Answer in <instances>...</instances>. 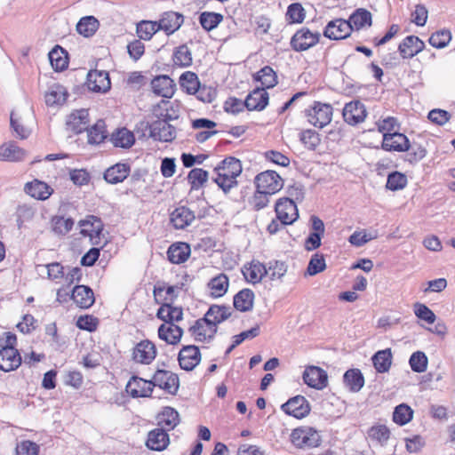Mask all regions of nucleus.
Instances as JSON below:
<instances>
[{
  "mask_svg": "<svg viewBox=\"0 0 455 455\" xmlns=\"http://www.w3.org/2000/svg\"><path fill=\"white\" fill-rule=\"evenodd\" d=\"M407 185V177L398 172H394L387 176V188L392 191L403 189Z\"/></svg>",
  "mask_w": 455,
  "mask_h": 455,
  "instance_id": "nucleus-58",
  "label": "nucleus"
},
{
  "mask_svg": "<svg viewBox=\"0 0 455 455\" xmlns=\"http://www.w3.org/2000/svg\"><path fill=\"white\" fill-rule=\"evenodd\" d=\"M415 315L426 323L432 324L435 322L436 316L435 313L425 304L417 302L413 305Z\"/></svg>",
  "mask_w": 455,
  "mask_h": 455,
  "instance_id": "nucleus-57",
  "label": "nucleus"
},
{
  "mask_svg": "<svg viewBox=\"0 0 455 455\" xmlns=\"http://www.w3.org/2000/svg\"><path fill=\"white\" fill-rule=\"evenodd\" d=\"M180 87L190 95L196 94L199 91V80L196 73L187 71L180 77Z\"/></svg>",
  "mask_w": 455,
  "mask_h": 455,
  "instance_id": "nucleus-47",
  "label": "nucleus"
},
{
  "mask_svg": "<svg viewBox=\"0 0 455 455\" xmlns=\"http://www.w3.org/2000/svg\"><path fill=\"white\" fill-rule=\"evenodd\" d=\"M21 356L14 347H3L0 350V370L11 371L21 364Z\"/></svg>",
  "mask_w": 455,
  "mask_h": 455,
  "instance_id": "nucleus-18",
  "label": "nucleus"
},
{
  "mask_svg": "<svg viewBox=\"0 0 455 455\" xmlns=\"http://www.w3.org/2000/svg\"><path fill=\"white\" fill-rule=\"evenodd\" d=\"M255 184L258 192L275 194L283 188V181L275 171H266L255 177Z\"/></svg>",
  "mask_w": 455,
  "mask_h": 455,
  "instance_id": "nucleus-3",
  "label": "nucleus"
},
{
  "mask_svg": "<svg viewBox=\"0 0 455 455\" xmlns=\"http://www.w3.org/2000/svg\"><path fill=\"white\" fill-rule=\"evenodd\" d=\"M110 140L115 147L129 148L134 144L135 137L128 129L121 128L112 133Z\"/></svg>",
  "mask_w": 455,
  "mask_h": 455,
  "instance_id": "nucleus-39",
  "label": "nucleus"
},
{
  "mask_svg": "<svg viewBox=\"0 0 455 455\" xmlns=\"http://www.w3.org/2000/svg\"><path fill=\"white\" fill-rule=\"evenodd\" d=\"M281 408L286 414L297 419L306 417L311 410L308 401L302 395H296L289 399Z\"/></svg>",
  "mask_w": 455,
  "mask_h": 455,
  "instance_id": "nucleus-11",
  "label": "nucleus"
},
{
  "mask_svg": "<svg viewBox=\"0 0 455 455\" xmlns=\"http://www.w3.org/2000/svg\"><path fill=\"white\" fill-rule=\"evenodd\" d=\"M89 124V113L87 109L81 108L73 111L67 116V130L75 133H81L87 130Z\"/></svg>",
  "mask_w": 455,
  "mask_h": 455,
  "instance_id": "nucleus-17",
  "label": "nucleus"
},
{
  "mask_svg": "<svg viewBox=\"0 0 455 455\" xmlns=\"http://www.w3.org/2000/svg\"><path fill=\"white\" fill-rule=\"evenodd\" d=\"M153 295L157 304L172 303L173 299L177 297V287L166 286L164 283H157L154 287Z\"/></svg>",
  "mask_w": 455,
  "mask_h": 455,
  "instance_id": "nucleus-37",
  "label": "nucleus"
},
{
  "mask_svg": "<svg viewBox=\"0 0 455 455\" xmlns=\"http://www.w3.org/2000/svg\"><path fill=\"white\" fill-rule=\"evenodd\" d=\"M79 225L82 228L81 233L91 237L98 236L103 229L102 221L95 216H88L80 220Z\"/></svg>",
  "mask_w": 455,
  "mask_h": 455,
  "instance_id": "nucleus-40",
  "label": "nucleus"
},
{
  "mask_svg": "<svg viewBox=\"0 0 455 455\" xmlns=\"http://www.w3.org/2000/svg\"><path fill=\"white\" fill-rule=\"evenodd\" d=\"M98 28V20L93 16H86L78 21L76 25V31L84 37H90L95 34Z\"/></svg>",
  "mask_w": 455,
  "mask_h": 455,
  "instance_id": "nucleus-46",
  "label": "nucleus"
},
{
  "mask_svg": "<svg viewBox=\"0 0 455 455\" xmlns=\"http://www.w3.org/2000/svg\"><path fill=\"white\" fill-rule=\"evenodd\" d=\"M223 20V15L218 12H201V27L211 31Z\"/></svg>",
  "mask_w": 455,
  "mask_h": 455,
  "instance_id": "nucleus-55",
  "label": "nucleus"
},
{
  "mask_svg": "<svg viewBox=\"0 0 455 455\" xmlns=\"http://www.w3.org/2000/svg\"><path fill=\"white\" fill-rule=\"evenodd\" d=\"M287 272V265L283 261L275 260L268 262L266 275L270 280H280Z\"/></svg>",
  "mask_w": 455,
  "mask_h": 455,
  "instance_id": "nucleus-54",
  "label": "nucleus"
},
{
  "mask_svg": "<svg viewBox=\"0 0 455 455\" xmlns=\"http://www.w3.org/2000/svg\"><path fill=\"white\" fill-rule=\"evenodd\" d=\"M39 446L29 440L21 441L16 446V455H37Z\"/></svg>",
  "mask_w": 455,
  "mask_h": 455,
  "instance_id": "nucleus-64",
  "label": "nucleus"
},
{
  "mask_svg": "<svg viewBox=\"0 0 455 455\" xmlns=\"http://www.w3.org/2000/svg\"><path fill=\"white\" fill-rule=\"evenodd\" d=\"M307 116L312 125L323 128L331 121L332 108L329 104L315 102L314 106L307 111Z\"/></svg>",
  "mask_w": 455,
  "mask_h": 455,
  "instance_id": "nucleus-7",
  "label": "nucleus"
},
{
  "mask_svg": "<svg viewBox=\"0 0 455 455\" xmlns=\"http://www.w3.org/2000/svg\"><path fill=\"white\" fill-rule=\"evenodd\" d=\"M373 365L378 372L384 373L389 371L392 363V352L390 348L378 351L372 356Z\"/></svg>",
  "mask_w": 455,
  "mask_h": 455,
  "instance_id": "nucleus-43",
  "label": "nucleus"
},
{
  "mask_svg": "<svg viewBox=\"0 0 455 455\" xmlns=\"http://www.w3.org/2000/svg\"><path fill=\"white\" fill-rule=\"evenodd\" d=\"M178 359L182 369L192 371L199 363V347L195 345L183 347Z\"/></svg>",
  "mask_w": 455,
  "mask_h": 455,
  "instance_id": "nucleus-24",
  "label": "nucleus"
},
{
  "mask_svg": "<svg viewBox=\"0 0 455 455\" xmlns=\"http://www.w3.org/2000/svg\"><path fill=\"white\" fill-rule=\"evenodd\" d=\"M291 441L297 447L312 448L319 445L320 435L312 427H299L291 432Z\"/></svg>",
  "mask_w": 455,
  "mask_h": 455,
  "instance_id": "nucleus-6",
  "label": "nucleus"
},
{
  "mask_svg": "<svg viewBox=\"0 0 455 455\" xmlns=\"http://www.w3.org/2000/svg\"><path fill=\"white\" fill-rule=\"evenodd\" d=\"M66 88L59 84H55L49 87L45 93V103L48 106L61 105L68 98Z\"/></svg>",
  "mask_w": 455,
  "mask_h": 455,
  "instance_id": "nucleus-38",
  "label": "nucleus"
},
{
  "mask_svg": "<svg viewBox=\"0 0 455 455\" xmlns=\"http://www.w3.org/2000/svg\"><path fill=\"white\" fill-rule=\"evenodd\" d=\"M130 173V166L126 164H116L106 170L104 179L108 183L117 184L124 181Z\"/></svg>",
  "mask_w": 455,
  "mask_h": 455,
  "instance_id": "nucleus-34",
  "label": "nucleus"
},
{
  "mask_svg": "<svg viewBox=\"0 0 455 455\" xmlns=\"http://www.w3.org/2000/svg\"><path fill=\"white\" fill-rule=\"evenodd\" d=\"M326 267L325 260L323 255L315 253L312 256L307 268V273L309 275H315L322 271H323Z\"/></svg>",
  "mask_w": 455,
  "mask_h": 455,
  "instance_id": "nucleus-63",
  "label": "nucleus"
},
{
  "mask_svg": "<svg viewBox=\"0 0 455 455\" xmlns=\"http://www.w3.org/2000/svg\"><path fill=\"white\" fill-rule=\"evenodd\" d=\"M126 392L132 397H148L152 393L150 380L133 376L126 385Z\"/></svg>",
  "mask_w": 455,
  "mask_h": 455,
  "instance_id": "nucleus-21",
  "label": "nucleus"
},
{
  "mask_svg": "<svg viewBox=\"0 0 455 455\" xmlns=\"http://www.w3.org/2000/svg\"><path fill=\"white\" fill-rule=\"evenodd\" d=\"M342 115L346 123L355 125L364 121L367 112L361 101L354 100L345 105Z\"/></svg>",
  "mask_w": 455,
  "mask_h": 455,
  "instance_id": "nucleus-14",
  "label": "nucleus"
},
{
  "mask_svg": "<svg viewBox=\"0 0 455 455\" xmlns=\"http://www.w3.org/2000/svg\"><path fill=\"white\" fill-rule=\"evenodd\" d=\"M352 30L353 25H350L348 20L337 19L326 25L323 35L332 40H340L347 38Z\"/></svg>",
  "mask_w": 455,
  "mask_h": 455,
  "instance_id": "nucleus-12",
  "label": "nucleus"
},
{
  "mask_svg": "<svg viewBox=\"0 0 455 455\" xmlns=\"http://www.w3.org/2000/svg\"><path fill=\"white\" fill-rule=\"evenodd\" d=\"M87 86L92 92H108L111 86L108 73L105 70H91L87 75Z\"/></svg>",
  "mask_w": 455,
  "mask_h": 455,
  "instance_id": "nucleus-15",
  "label": "nucleus"
},
{
  "mask_svg": "<svg viewBox=\"0 0 455 455\" xmlns=\"http://www.w3.org/2000/svg\"><path fill=\"white\" fill-rule=\"evenodd\" d=\"M231 315L230 307L212 305L201 318V342L211 340L217 332V325Z\"/></svg>",
  "mask_w": 455,
  "mask_h": 455,
  "instance_id": "nucleus-2",
  "label": "nucleus"
},
{
  "mask_svg": "<svg viewBox=\"0 0 455 455\" xmlns=\"http://www.w3.org/2000/svg\"><path fill=\"white\" fill-rule=\"evenodd\" d=\"M304 382L310 387L322 390L328 385L327 372L318 366H307L302 375Z\"/></svg>",
  "mask_w": 455,
  "mask_h": 455,
  "instance_id": "nucleus-10",
  "label": "nucleus"
},
{
  "mask_svg": "<svg viewBox=\"0 0 455 455\" xmlns=\"http://www.w3.org/2000/svg\"><path fill=\"white\" fill-rule=\"evenodd\" d=\"M305 17V9L299 3H294L288 6L286 19L290 23H302Z\"/></svg>",
  "mask_w": 455,
  "mask_h": 455,
  "instance_id": "nucleus-56",
  "label": "nucleus"
},
{
  "mask_svg": "<svg viewBox=\"0 0 455 455\" xmlns=\"http://www.w3.org/2000/svg\"><path fill=\"white\" fill-rule=\"evenodd\" d=\"M368 435L371 440L377 441L384 445L389 439V429L384 425H377L371 427L368 431Z\"/></svg>",
  "mask_w": 455,
  "mask_h": 455,
  "instance_id": "nucleus-59",
  "label": "nucleus"
},
{
  "mask_svg": "<svg viewBox=\"0 0 455 455\" xmlns=\"http://www.w3.org/2000/svg\"><path fill=\"white\" fill-rule=\"evenodd\" d=\"M254 293L250 289H243L234 297V307L241 311L246 312L252 308Z\"/></svg>",
  "mask_w": 455,
  "mask_h": 455,
  "instance_id": "nucleus-41",
  "label": "nucleus"
},
{
  "mask_svg": "<svg viewBox=\"0 0 455 455\" xmlns=\"http://www.w3.org/2000/svg\"><path fill=\"white\" fill-rule=\"evenodd\" d=\"M275 211L282 225H291L299 218L296 203L289 197L279 198L275 203Z\"/></svg>",
  "mask_w": 455,
  "mask_h": 455,
  "instance_id": "nucleus-4",
  "label": "nucleus"
},
{
  "mask_svg": "<svg viewBox=\"0 0 455 455\" xmlns=\"http://www.w3.org/2000/svg\"><path fill=\"white\" fill-rule=\"evenodd\" d=\"M243 275L245 280L252 284L261 282L267 273V266L259 260H251L243 267Z\"/></svg>",
  "mask_w": 455,
  "mask_h": 455,
  "instance_id": "nucleus-26",
  "label": "nucleus"
},
{
  "mask_svg": "<svg viewBox=\"0 0 455 455\" xmlns=\"http://www.w3.org/2000/svg\"><path fill=\"white\" fill-rule=\"evenodd\" d=\"M321 34L312 32L307 28L299 29L291 39V46L295 52H304L315 46L320 39Z\"/></svg>",
  "mask_w": 455,
  "mask_h": 455,
  "instance_id": "nucleus-5",
  "label": "nucleus"
},
{
  "mask_svg": "<svg viewBox=\"0 0 455 455\" xmlns=\"http://www.w3.org/2000/svg\"><path fill=\"white\" fill-rule=\"evenodd\" d=\"M170 439L163 428H155L148 433L147 446L154 451H164L169 444Z\"/></svg>",
  "mask_w": 455,
  "mask_h": 455,
  "instance_id": "nucleus-33",
  "label": "nucleus"
},
{
  "mask_svg": "<svg viewBox=\"0 0 455 455\" xmlns=\"http://www.w3.org/2000/svg\"><path fill=\"white\" fill-rule=\"evenodd\" d=\"M195 220V214L188 207L180 206L176 208L170 214V222L176 229H183Z\"/></svg>",
  "mask_w": 455,
  "mask_h": 455,
  "instance_id": "nucleus-28",
  "label": "nucleus"
},
{
  "mask_svg": "<svg viewBox=\"0 0 455 455\" xmlns=\"http://www.w3.org/2000/svg\"><path fill=\"white\" fill-rule=\"evenodd\" d=\"M182 329L175 323L161 324L158 329V336L168 344H177L182 336Z\"/></svg>",
  "mask_w": 455,
  "mask_h": 455,
  "instance_id": "nucleus-35",
  "label": "nucleus"
},
{
  "mask_svg": "<svg viewBox=\"0 0 455 455\" xmlns=\"http://www.w3.org/2000/svg\"><path fill=\"white\" fill-rule=\"evenodd\" d=\"M152 91L156 95L171 98L174 93L175 84L168 76H158L151 81Z\"/></svg>",
  "mask_w": 455,
  "mask_h": 455,
  "instance_id": "nucleus-27",
  "label": "nucleus"
},
{
  "mask_svg": "<svg viewBox=\"0 0 455 455\" xmlns=\"http://www.w3.org/2000/svg\"><path fill=\"white\" fill-rule=\"evenodd\" d=\"M88 132V142L90 144H100L105 140L108 137V132L106 130V124L103 120H99L90 129L87 128Z\"/></svg>",
  "mask_w": 455,
  "mask_h": 455,
  "instance_id": "nucleus-48",
  "label": "nucleus"
},
{
  "mask_svg": "<svg viewBox=\"0 0 455 455\" xmlns=\"http://www.w3.org/2000/svg\"><path fill=\"white\" fill-rule=\"evenodd\" d=\"M35 216V210L32 206L28 204H21L16 210V223L19 229H21L27 222L33 220Z\"/></svg>",
  "mask_w": 455,
  "mask_h": 455,
  "instance_id": "nucleus-53",
  "label": "nucleus"
},
{
  "mask_svg": "<svg viewBox=\"0 0 455 455\" xmlns=\"http://www.w3.org/2000/svg\"><path fill=\"white\" fill-rule=\"evenodd\" d=\"M409 363L413 371L421 373L427 370V357L423 352L417 351L411 355Z\"/></svg>",
  "mask_w": 455,
  "mask_h": 455,
  "instance_id": "nucleus-61",
  "label": "nucleus"
},
{
  "mask_svg": "<svg viewBox=\"0 0 455 455\" xmlns=\"http://www.w3.org/2000/svg\"><path fill=\"white\" fill-rule=\"evenodd\" d=\"M149 135L156 140L168 142L175 139L176 130L170 122L156 119L149 125Z\"/></svg>",
  "mask_w": 455,
  "mask_h": 455,
  "instance_id": "nucleus-9",
  "label": "nucleus"
},
{
  "mask_svg": "<svg viewBox=\"0 0 455 455\" xmlns=\"http://www.w3.org/2000/svg\"><path fill=\"white\" fill-rule=\"evenodd\" d=\"M173 61L176 65L182 67H187L191 64V52L187 45H181L177 48L173 54Z\"/></svg>",
  "mask_w": 455,
  "mask_h": 455,
  "instance_id": "nucleus-62",
  "label": "nucleus"
},
{
  "mask_svg": "<svg viewBox=\"0 0 455 455\" xmlns=\"http://www.w3.org/2000/svg\"><path fill=\"white\" fill-rule=\"evenodd\" d=\"M190 255V247L186 243H177L172 244L168 251V259L173 264H180L187 260Z\"/></svg>",
  "mask_w": 455,
  "mask_h": 455,
  "instance_id": "nucleus-36",
  "label": "nucleus"
},
{
  "mask_svg": "<svg viewBox=\"0 0 455 455\" xmlns=\"http://www.w3.org/2000/svg\"><path fill=\"white\" fill-rule=\"evenodd\" d=\"M254 79L261 83L266 88H273L277 84V76L274 69L265 66L254 76Z\"/></svg>",
  "mask_w": 455,
  "mask_h": 455,
  "instance_id": "nucleus-49",
  "label": "nucleus"
},
{
  "mask_svg": "<svg viewBox=\"0 0 455 455\" xmlns=\"http://www.w3.org/2000/svg\"><path fill=\"white\" fill-rule=\"evenodd\" d=\"M424 48V42L416 36H406L398 45V51L403 59H411Z\"/></svg>",
  "mask_w": 455,
  "mask_h": 455,
  "instance_id": "nucleus-19",
  "label": "nucleus"
},
{
  "mask_svg": "<svg viewBox=\"0 0 455 455\" xmlns=\"http://www.w3.org/2000/svg\"><path fill=\"white\" fill-rule=\"evenodd\" d=\"M348 22L350 25H353V30H359L364 27H371V13L366 9L359 8L350 15Z\"/></svg>",
  "mask_w": 455,
  "mask_h": 455,
  "instance_id": "nucleus-44",
  "label": "nucleus"
},
{
  "mask_svg": "<svg viewBox=\"0 0 455 455\" xmlns=\"http://www.w3.org/2000/svg\"><path fill=\"white\" fill-rule=\"evenodd\" d=\"M344 383L352 392H358L364 385V378L358 369H351L343 376Z\"/></svg>",
  "mask_w": 455,
  "mask_h": 455,
  "instance_id": "nucleus-45",
  "label": "nucleus"
},
{
  "mask_svg": "<svg viewBox=\"0 0 455 455\" xmlns=\"http://www.w3.org/2000/svg\"><path fill=\"white\" fill-rule=\"evenodd\" d=\"M153 115L156 119H164L171 122L180 116V105L175 101L162 100L153 109Z\"/></svg>",
  "mask_w": 455,
  "mask_h": 455,
  "instance_id": "nucleus-16",
  "label": "nucleus"
},
{
  "mask_svg": "<svg viewBox=\"0 0 455 455\" xmlns=\"http://www.w3.org/2000/svg\"><path fill=\"white\" fill-rule=\"evenodd\" d=\"M150 382L152 383V388L158 387L171 395L176 394L179 388V378L177 374L166 370H157L150 379Z\"/></svg>",
  "mask_w": 455,
  "mask_h": 455,
  "instance_id": "nucleus-8",
  "label": "nucleus"
},
{
  "mask_svg": "<svg viewBox=\"0 0 455 455\" xmlns=\"http://www.w3.org/2000/svg\"><path fill=\"white\" fill-rule=\"evenodd\" d=\"M27 157V151L20 148L14 141H9L0 146V161L20 162Z\"/></svg>",
  "mask_w": 455,
  "mask_h": 455,
  "instance_id": "nucleus-25",
  "label": "nucleus"
},
{
  "mask_svg": "<svg viewBox=\"0 0 455 455\" xmlns=\"http://www.w3.org/2000/svg\"><path fill=\"white\" fill-rule=\"evenodd\" d=\"M182 308L172 306L171 302H163L156 313V316L164 322V324L179 322L182 319Z\"/></svg>",
  "mask_w": 455,
  "mask_h": 455,
  "instance_id": "nucleus-30",
  "label": "nucleus"
},
{
  "mask_svg": "<svg viewBox=\"0 0 455 455\" xmlns=\"http://www.w3.org/2000/svg\"><path fill=\"white\" fill-rule=\"evenodd\" d=\"M382 148L386 151L405 152L410 149V141L403 133L386 132L383 135Z\"/></svg>",
  "mask_w": 455,
  "mask_h": 455,
  "instance_id": "nucleus-13",
  "label": "nucleus"
},
{
  "mask_svg": "<svg viewBox=\"0 0 455 455\" xmlns=\"http://www.w3.org/2000/svg\"><path fill=\"white\" fill-rule=\"evenodd\" d=\"M132 355L137 363L149 364L156 355V346L148 339L142 340L134 347Z\"/></svg>",
  "mask_w": 455,
  "mask_h": 455,
  "instance_id": "nucleus-20",
  "label": "nucleus"
},
{
  "mask_svg": "<svg viewBox=\"0 0 455 455\" xmlns=\"http://www.w3.org/2000/svg\"><path fill=\"white\" fill-rule=\"evenodd\" d=\"M24 191L26 194L36 200L44 201L52 195L53 188H52L47 183L35 179L34 180L25 184Z\"/></svg>",
  "mask_w": 455,
  "mask_h": 455,
  "instance_id": "nucleus-22",
  "label": "nucleus"
},
{
  "mask_svg": "<svg viewBox=\"0 0 455 455\" xmlns=\"http://www.w3.org/2000/svg\"><path fill=\"white\" fill-rule=\"evenodd\" d=\"M268 103V94L264 88H256L245 99V108L251 110L260 111Z\"/></svg>",
  "mask_w": 455,
  "mask_h": 455,
  "instance_id": "nucleus-29",
  "label": "nucleus"
},
{
  "mask_svg": "<svg viewBox=\"0 0 455 455\" xmlns=\"http://www.w3.org/2000/svg\"><path fill=\"white\" fill-rule=\"evenodd\" d=\"M71 298L82 308H89L95 301L92 290L85 285H76L73 289Z\"/></svg>",
  "mask_w": 455,
  "mask_h": 455,
  "instance_id": "nucleus-31",
  "label": "nucleus"
},
{
  "mask_svg": "<svg viewBox=\"0 0 455 455\" xmlns=\"http://www.w3.org/2000/svg\"><path fill=\"white\" fill-rule=\"evenodd\" d=\"M229 286L228 277L221 273L212 277L206 285V293L212 299L224 296Z\"/></svg>",
  "mask_w": 455,
  "mask_h": 455,
  "instance_id": "nucleus-23",
  "label": "nucleus"
},
{
  "mask_svg": "<svg viewBox=\"0 0 455 455\" xmlns=\"http://www.w3.org/2000/svg\"><path fill=\"white\" fill-rule=\"evenodd\" d=\"M413 417V410L406 403L397 405L393 412V420L395 423L403 426L409 423Z\"/></svg>",
  "mask_w": 455,
  "mask_h": 455,
  "instance_id": "nucleus-50",
  "label": "nucleus"
},
{
  "mask_svg": "<svg viewBox=\"0 0 455 455\" xmlns=\"http://www.w3.org/2000/svg\"><path fill=\"white\" fill-rule=\"evenodd\" d=\"M49 60L52 67L56 71H62L68 68V53L67 52L59 45H56L49 52Z\"/></svg>",
  "mask_w": 455,
  "mask_h": 455,
  "instance_id": "nucleus-42",
  "label": "nucleus"
},
{
  "mask_svg": "<svg viewBox=\"0 0 455 455\" xmlns=\"http://www.w3.org/2000/svg\"><path fill=\"white\" fill-rule=\"evenodd\" d=\"M179 413L173 408L165 407L159 416V424L168 430L173 429L179 423Z\"/></svg>",
  "mask_w": 455,
  "mask_h": 455,
  "instance_id": "nucleus-51",
  "label": "nucleus"
},
{
  "mask_svg": "<svg viewBox=\"0 0 455 455\" xmlns=\"http://www.w3.org/2000/svg\"><path fill=\"white\" fill-rule=\"evenodd\" d=\"M204 166H212L213 169L212 173L201 169V186L211 178L224 193L237 186L236 178L243 170L241 162L235 157H228L216 165L206 164Z\"/></svg>",
  "mask_w": 455,
  "mask_h": 455,
  "instance_id": "nucleus-1",
  "label": "nucleus"
},
{
  "mask_svg": "<svg viewBox=\"0 0 455 455\" xmlns=\"http://www.w3.org/2000/svg\"><path fill=\"white\" fill-rule=\"evenodd\" d=\"M451 34L449 30L437 31L429 37V44L437 49L444 48L451 41Z\"/></svg>",
  "mask_w": 455,
  "mask_h": 455,
  "instance_id": "nucleus-60",
  "label": "nucleus"
},
{
  "mask_svg": "<svg viewBox=\"0 0 455 455\" xmlns=\"http://www.w3.org/2000/svg\"><path fill=\"white\" fill-rule=\"evenodd\" d=\"M158 30L160 28L157 21L143 20L137 25L138 36L142 40H149Z\"/></svg>",
  "mask_w": 455,
  "mask_h": 455,
  "instance_id": "nucleus-52",
  "label": "nucleus"
},
{
  "mask_svg": "<svg viewBox=\"0 0 455 455\" xmlns=\"http://www.w3.org/2000/svg\"><path fill=\"white\" fill-rule=\"evenodd\" d=\"M183 21V15L175 12H166L157 22L160 29L165 31L167 35H170L178 30Z\"/></svg>",
  "mask_w": 455,
  "mask_h": 455,
  "instance_id": "nucleus-32",
  "label": "nucleus"
}]
</instances>
